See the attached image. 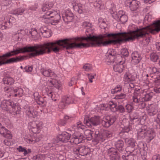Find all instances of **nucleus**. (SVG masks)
<instances>
[{"instance_id": "obj_1", "label": "nucleus", "mask_w": 160, "mask_h": 160, "mask_svg": "<svg viewBox=\"0 0 160 160\" xmlns=\"http://www.w3.org/2000/svg\"><path fill=\"white\" fill-rule=\"evenodd\" d=\"M82 26L88 27L86 30V36L59 40L53 42H49L52 51L58 53L62 48L69 49L93 46H106L108 45L120 44V32L95 36L93 34L92 25L88 22H84Z\"/></svg>"}, {"instance_id": "obj_2", "label": "nucleus", "mask_w": 160, "mask_h": 160, "mask_svg": "<svg viewBox=\"0 0 160 160\" xmlns=\"http://www.w3.org/2000/svg\"><path fill=\"white\" fill-rule=\"evenodd\" d=\"M49 42L43 44H35L34 46H26L22 48H19L16 50L14 49L8 52L2 56H0V66L6 63H10L20 62L24 60L26 57L18 56L12 58L4 61L8 57L17 55L20 53L31 52L29 56L30 58L49 54L52 51V47Z\"/></svg>"}, {"instance_id": "obj_3", "label": "nucleus", "mask_w": 160, "mask_h": 160, "mask_svg": "<svg viewBox=\"0 0 160 160\" xmlns=\"http://www.w3.org/2000/svg\"><path fill=\"white\" fill-rule=\"evenodd\" d=\"M42 20L46 23H50L55 25L61 18L60 14L55 10L47 11L42 16Z\"/></svg>"}, {"instance_id": "obj_4", "label": "nucleus", "mask_w": 160, "mask_h": 160, "mask_svg": "<svg viewBox=\"0 0 160 160\" xmlns=\"http://www.w3.org/2000/svg\"><path fill=\"white\" fill-rule=\"evenodd\" d=\"M153 94L152 92H150L147 93L144 95V97L143 98H140L138 99L135 96H133L132 98L133 104H135L136 106H138L140 108H143L145 107L146 104L144 101H148L150 100L152 98Z\"/></svg>"}, {"instance_id": "obj_5", "label": "nucleus", "mask_w": 160, "mask_h": 160, "mask_svg": "<svg viewBox=\"0 0 160 160\" xmlns=\"http://www.w3.org/2000/svg\"><path fill=\"white\" fill-rule=\"evenodd\" d=\"M83 122L88 127H91L92 126H96L100 123V117L98 116H95L89 118L88 116H85Z\"/></svg>"}, {"instance_id": "obj_6", "label": "nucleus", "mask_w": 160, "mask_h": 160, "mask_svg": "<svg viewBox=\"0 0 160 160\" xmlns=\"http://www.w3.org/2000/svg\"><path fill=\"white\" fill-rule=\"evenodd\" d=\"M42 125V122L37 121L30 122L29 123V128L34 133H38L41 129Z\"/></svg>"}, {"instance_id": "obj_7", "label": "nucleus", "mask_w": 160, "mask_h": 160, "mask_svg": "<svg viewBox=\"0 0 160 160\" xmlns=\"http://www.w3.org/2000/svg\"><path fill=\"white\" fill-rule=\"evenodd\" d=\"M62 15L64 21L67 24L72 22L74 18L73 13L69 9L62 11Z\"/></svg>"}, {"instance_id": "obj_8", "label": "nucleus", "mask_w": 160, "mask_h": 160, "mask_svg": "<svg viewBox=\"0 0 160 160\" xmlns=\"http://www.w3.org/2000/svg\"><path fill=\"white\" fill-rule=\"evenodd\" d=\"M140 2L136 0H126L125 4L127 6H129L130 10L132 11L137 10L140 5Z\"/></svg>"}, {"instance_id": "obj_9", "label": "nucleus", "mask_w": 160, "mask_h": 160, "mask_svg": "<svg viewBox=\"0 0 160 160\" xmlns=\"http://www.w3.org/2000/svg\"><path fill=\"white\" fill-rule=\"evenodd\" d=\"M116 118L113 116L111 117L109 116H106L103 118L101 124L102 126L105 128H108L115 121Z\"/></svg>"}, {"instance_id": "obj_10", "label": "nucleus", "mask_w": 160, "mask_h": 160, "mask_svg": "<svg viewBox=\"0 0 160 160\" xmlns=\"http://www.w3.org/2000/svg\"><path fill=\"white\" fill-rule=\"evenodd\" d=\"M71 136V134L66 132H63L57 137L56 141L57 142H67L70 139Z\"/></svg>"}, {"instance_id": "obj_11", "label": "nucleus", "mask_w": 160, "mask_h": 160, "mask_svg": "<svg viewBox=\"0 0 160 160\" xmlns=\"http://www.w3.org/2000/svg\"><path fill=\"white\" fill-rule=\"evenodd\" d=\"M119 151L113 148H110L108 151V155L111 160H120Z\"/></svg>"}, {"instance_id": "obj_12", "label": "nucleus", "mask_w": 160, "mask_h": 160, "mask_svg": "<svg viewBox=\"0 0 160 160\" xmlns=\"http://www.w3.org/2000/svg\"><path fill=\"white\" fill-rule=\"evenodd\" d=\"M40 72L44 76L50 77L52 79H54L57 76V75L50 69L42 68L40 69Z\"/></svg>"}, {"instance_id": "obj_13", "label": "nucleus", "mask_w": 160, "mask_h": 160, "mask_svg": "<svg viewBox=\"0 0 160 160\" xmlns=\"http://www.w3.org/2000/svg\"><path fill=\"white\" fill-rule=\"evenodd\" d=\"M94 139L96 142H103L104 141L105 139L104 136L102 134V131H100L98 129H96L95 132Z\"/></svg>"}, {"instance_id": "obj_14", "label": "nucleus", "mask_w": 160, "mask_h": 160, "mask_svg": "<svg viewBox=\"0 0 160 160\" xmlns=\"http://www.w3.org/2000/svg\"><path fill=\"white\" fill-rule=\"evenodd\" d=\"M132 59L131 62L132 64H138L142 59L141 55L138 52L135 51L132 53L131 55Z\"/></svg>"}, {"instance_id": "obj_15", "label": "nucleus", "mask_w": 160, "mask_h": 160, "mask_svg": "<svg viewBox=\"0 0 160 160\" xmlns=\"http://www.w3.org/2000/svg\"><path fill=\"white\" fill-rule=\"evenodd\" d=\"M146 108L148 114L150 116L155 115L158 112L156 106L153 104L148 105Z\"/></svg>"}, {"instance_id": "obj_16", "label": "nucleus", "mask_w": 160, "mask_h": 160, "mask_svg": "<svg viewBox=\"0 0 160 160\" xmlns=\"http://www.w3.org/2000/svg\"><path fill=\"white\" fill-rule=\"evenodd\" d=\"M147 128L146 126H142L137 132L138 138L139 139H143L146 137Z\"/></svg>"}, {"instance_id": "obj_17", "label": "nucleus", "mask_w": 160, "mask_h": 160, "mask_svg": "<svg viewBox=\"0 0 160 160\" xmlns=\"http://www.w3.org/2000/svg\"><path fill=\"white\" fill-rule=\"evenodd\" d=\"M74 10L80 14H81L85 11L83 6L80 3H77L73 1L72 2Z\"/></svg>"}, {"instance_id": "obj_18", "label": "nucleus", "mask_w": 160, "mask_h": 160, "mask_svg": "<svg viewBox=\"0 0 160 160\" xmlns=\"http://www.w3.org/2000/svg\"><path fill=\"white\" fill-rule=\"evenodd\" d=\"M118 54L114 55V51L113 50L110 49L108 51L105 55V58L107 62H114V59Z\"/></svg>"}, {"instance_id": "obj_19", "label": "nucleus", "mask_w": 160, "mask_h": 160, "mask_svg": "<svg viewBox=\"0 0 160 160\" xmlns=\"http://www.w3.org/2000/svg\"><path fill=\"white\" fill-rule=\"evenodd\" d=\"M13 105V102L4 100L1 102L0 106L2 109L7 111L11 108V106Z\"/></svg>"}, {"instance_id": "obj_20", "label": "nucleus", "mask_w": 160, "mask_h": 160, "mask_svg": "<svg viewBox=\"0 0 160 160\" xmlns=\"http://www.w3.org/2000/svg\"><path fill=\"white\" fill-rule=\"evenodd\" d=\"M23 90L22 88L18 87L12 89L11 94L13 97H20L23 95Z\"/></svg>"}, {"instance_id": "obj_21", "label": "nucleus", "mask_w": 160, "mask_h": 160, "mask_svg": "<svg viewBox=\"0 0 160 160\" xmlns=\"http://www.w3.org/2000/svg\"><path fill=\"white\" fill-rule=\"evenodd\" d=\"M14 21L13 17L10 18L7 22H5L4 23L0 25V28L2 30L9 29L12 26Z\"/></svg>"}, {"instance_id": "obj_22", "label": "nucleus", "mask_w": 160, "mask_h": 160, "mask_svg": "<svg viewBox=\"0 0 160 160\" xmlns=\"http://www.w3.org/2000/svg\"><path fill=\"white\" fill-rule=\"evenodd\" d=\"M114 62L113 66V69L115 72H120V56L119 54H118L116 58L114 59Z\"/></svg>"}, {"instance_id": "obj_23", "label": "nucleus", "mask_w": 160, "mask_h": 160, "mask_svg": "<svg viewBox=\"0 0 160 160\" xmlns=\"http://www.w3.org/2000/svg\"><path fill=\"white\" fill-rule=\"evenodd\" d=\"M71 98L69 97H63L59 103L58 106L60 108L63 109L66 105L69 104L71 102Z\"/></svg>"}, {"instance_id": "obj_24", "label": "nucleus", "mask_w": 160, "mask_h": 160, "mask_svg": "<svg viewBox=\"0 0 160 160\" xmlns=\"http://www.w3.org/2000/svg\"><path fill=\"white\" fill-rule=\"evenodd\" d=\"M39 30L44 37L49 38L51 36L50 30L46 26H42L40 28Z\"/></svg>"}, {"instance_id": "obj_25", "label": "nucleus", "mask_w": 160, "mask_h": 160, "mask_svg": "<svg viewBox=\"0 0 160 160\" xmlns=\"http://www.w3.org/2000/svg\"><path fill=\"white\" fill-rule=\"evenodd\" d=\"M79 155L82 156L87 155L90 153V150L87 146H80Z\"/></svg>"}, {"instance_id": "obj_26", "label": "nucleus", "mask_w": 160, "mask_h": 160, "mask_svg": "<svg viewBox=\"0 0 160 160\" xmlns=\"http://www.w3.org/2000/svg\"><path fill=\"white\" fill-rule=\"evenodd\" d=\"M0 134L6 138L11 139L12 138V136L10 132L4 126L0 130Z\"/></svg>"}, {"instance_id": "obj_27", "label": "nucleus", "mask_w": 160, "mask_h": 160, "mask_svg": "<svg viewBox=\"0 0 160 160\" xmlns=\"http://www.w3.org/2000/svg\"><path fill=\"white\" fill-rule=\"evenodd\" d=\"M126 151L127 152H129V154H132L134 156H135L136 158H137V155L139 154L140 152V151L139 148L133 149V148L130 147H128L125 149Z\"/></svg>"}, {"instance_id": "obj_28", "label": "nucleus", "mask_w": 160, "mask_h": 160, "mask_svg": "<svg viewBox=\"0 0 160 160\" xmlns=\"http://www.w3.org/2000/svg\"><path fill=\"white\" fill-rule=\"evenodd\" d=\"M107 107L113 112H115L118 110H120V105H118L117 106L113 102H109L107 105Z\"/></svg>"}, {"instance_id": "obj_29", "label": "nucleus", "mask_w": 160, "mask_h": 160, "mask_svg": "<svg viewBox=\"0 0 160 160\" xmlns=\"http://www.w3.org/2000/svg\"><path fill=\"white\" fill-rule=\"evenodd\" d=\"M155 136V133L153 130L147 129L146 137L147 138V141L148 142H150Z\"/></svg>"}, {"instance_id": "obj_30", "label": "nucleus", "mask_w": 160, "mask_h": 160, "mask_svg": "<svg viewBox=\"0 0 160 160\" xmlns=\"http://www.w3.org/2000/svg\"><path fill=\"white\" fill-rule=\"evenodd\" d=\"M11 108H12L11 113L13 115L19 114L21 112V108L19 106H16L14 102L13 105H12Z\"/></svg>"}, {"instance_id": "obj_31", "label": "nucleus", "mask_w": 160, "mask_h": 160, "mask_svg": "<svg viewBox=\"0 0 160 160\" xmlns=\"http://www.w3.org/2000/svg\"><path fill=\"white\" fill-rule=\"evenodd\" d=\"M84 133L86 136L85 138L88 140L90 141L92 139H94V135H93L94 132L93 131L87 129L85 130Z\"/></svg>"}, {"instance_id": "obj_32", "label": "nucleus", "mask_w": 160, "mask_h": 160, "mask_svg": "<svg viewBox=\"0 0 160 160\" xmlns=\"http://www.w3.org/2000/svg\"><path fill=\"white\" fill-rule=\"evenodd\" d=\"M3 81L4 84L9 85H12L14 82V80L10 76H6L3 79Z\"/></svg>"}, {"instance_id": "obj_33", "label": "nucleus", "mask_w": 160, "mask_h": 160, "mask_svg": "<svg viewBox=\"0 0 160 160\" xmlns=\"http://www.w3.org/2000/svg\"><path fill=\"white\" fill-rule=\"evenodd\" d=\"M122 158L123 160H135L137 158L135 156H134L132 154H129V152H127L125 155H122Z\"/></svg>"}, {"instance_id": "obj_34", "label": "nucleus", "mask_w": 160, "mask_h": 160, "mask_svg": "<svg viewBox=\"0 0 160 160\" xmlns=\"http://www.w3.org/2000/svg\"><path fill=\"white\" fill-rule=\"evenodd\" d=\"M25 9L20 7L15 9L12 11V13L13 15L18 16L22 15L25 11Z\"/></svg>"}, {"instance_id": "obj_35", "label": "nucleus", "mask_w": 160, "mask_h": 160, "mask_svg": "<svg viewBox=\"0 0 160 160\" xmlns=\"http://www.w3.org/2000/svg\"><path fill=\"white\" fill-rule=\"evenodd\" d=\"M53 6V4L51 2L44 3L42 7V10L43 12L48 11Z\"/></svg>"}, {"instance_id": "obj_36", "label": "nucleus", "mask_w": 160, "mask_h": 160, "mask_svg": "<svg viewBox=\"0 0 160 160\" xmlns=\"http://www.w3.org/2000/svg\"><path fill=\"white\" fill-rule=\"evenodd\" d=\"M27 111V114L30 117L33 118H35L36 117L37 113L32 108L30 107Z\"/></svg>"}, {"instance_id": "obj_37", "label": "nucleus", "mask_w": 160, "mask_h": 160, "mask_svg": "<svg viewBox=\"0 0 160 160\" xmlns=\"http://www.w3.org/2000/svg\"><path fill=\"white\" fill-rule=\"evenodd\" d=\"M121 23L124 24L128 21V17L125 14V12L123 11H121Z\"/></svg>"}, {"instance_id": "obj_38", "label": "nucleus", "mask_w": 160, "mask_h": 160, "mask_svg": "<svg viewBox=\"0 0 160 160\" xmlns=\"http://www.w3.org/2000/svg\"><path fill=\"white\" fill-rule=\"evenodd\" d=\"M70 142L72 143H74L76 144H79L80 143L78 138L77 137L75 133H74L72 135V138L70 139Z\"/></svg>"}, {"instance_id": "obj_39", "label": "nucleus", "mask_w": 160, "mask_h": 160, "mask_svg": "<svg viewBox=\"0 0 160 160\" xmlns=\"http://www.w3.org/2000/svg\"><path fill=\"white\" fill-rule=\"evenodd\" d=\"M18 32V33L14 34L13 36V39L15 41H20L23 36V34L21 32V30Z\"/></svg>"}, {"instance_id": "obj_40", "label": "nucleus", "mask_w": 160, "mask_h": 160, "mask_svg": "<svg viewBox=\"0 0 160 160\" xmlns=\"http://www.w3.org/2000/svg\"><path fill=\"white\" fill-rule=\"evenodd\" d=\"M159 57L158 54L155 52L151 53L150 55V60L153 62H156L158 59Z\"/></svg>"}, {"instance_id": "obj_41", "label": "nucleus", "mask_w": 160, "mask_h": 160, "mask_svg": "<svg viewBox=\"0 0 160 160\" xmlns=\"http://www.w3.org/2000/svg\"><path fill=\"white\" fill-rule=\"evenodd\" d=\"M36 101L38 104L41 105L42 106H46L47 103L46 101L41 97H40Z\"/></svg>"}, {"instance_id": "obj_42", "label": "nucleus", "mask_w": 160, "mask_h": 160, "mask_svg": "<svg viewBox=\"0 0 160 160\" xmlns=\"http://www.w3.org/2000/svg\"><path fill=\"white\" fill-rule=\"evenodd\" d=\"M130 120L132 121H134V120L138 121V116L137 112L131 113L130 115Z\"/></svg>"}, {"instance_id": "obj_43", "label": "nucleus", "mask_w": 160, "mask_h": 160, "mask_svg": "<svg viewBox=\"0 0 160 160\" xmlns=\"http://www.w3.org/2000/svg\"><path fill=\"white\" fill-rule=\"evenodd\" d=\"M50 83L57 89H59L60 84L59 81H55V80H50Z\"/></svg>"}, {"instance_id": "obj_44", "label": "nucleus", "mask_w": 160, "mask_h": 160, "mask_svg": "<svg viewBox=\"0 0 160 160\" xmlns=\"http://www.w3.org/2000/svg\"><path fill=\"white\" fill-rule=\"evenodd\" d=\"M129 124H125L124 125L121 126V128L122 129L121 132V133H124L125 132H128L130 130V129L128 127Z\"/></svg>"}, {"instance_id": "obj_45", "label": "nucleus", "mask_w": 160, "mask_h": 160, "mask_svg": "<svg viewBox=\"0 0 160 160\" xmlns=\"http://www.w3.org/2000/svg\"><path fill=\"white\" fill-rule=\"evenodd\" d=\"M128 55V52L127 49L123 48L121 50V57L122 58L127 57Z\"/></svg>"}, {"instance_id": "obj_46", "label": "nucleus", "mask_w": 160, "mask_h": 160, "mask_svg": "<svg viewBox=\"0 0 160 160\" xmlns=\"http://www.w3.org/2000/svg\"><path fill=\"white\" fill-rule=\"evenodd\" d=\"M128 145H129V147L132 148L136 146L137 143L136 142V141L133 139H130L128 140Z\"/></svg>"}, {"instance_id": "obj_47", "label": "nucleus", "mask_w": 160, "mask_h": 160, "mask_svg": "<svg viewBox=\"0 0 160 160\" xmlns=\"http://www.w3.org/2000/svg\"><path fill=\"white\" fill-rule=\"evenodd\" d=\"M77 137L78 138V140L80 142V143L84 142L85 140L86 139L85 137H84L83 135L81 133H75Z\"/></svg>"}, {"instance_id": "obj_48", "label": "nucleus", "mask_w": 160, "mask_h": 160, "mask_svg": "<svg viewBox=\"0 0 160 160\" xmlns=\"http://www.w3.org/2000/svg\"><path fill=\"white\" fill-rule=\"evenodd\" d=\"M24 139L28 143H34L35 142V139L31 137H29L26 136L24 138Z\"/></svg>"}, {"instance_id": "obj_49", "label": "nucleus", "mask_w": 160, "mask_h": 160, "mask_svg": "<svg viewBox=\"0 0 160 160\" xmlns=\"http://www.w3.org/2000/svg\"><path fill=\"white\" fill-rule=\"evenodd\" d=\"M129 73L128 72H126L123 77V80L126 83L128 82L131 81V79L129 76Z\"/></svg>"}, {"instance_id": "obj_50", "label": "nucleus", "mask_w": 160, "mask_h": 160, "mask_svg": "<svg viewBox=\"0 0 160 160\" xmlns=\"http://www.w3.org/2000/svg\"><path fill=\"white\" fill-rule=\"evenodd\" d=\"M102 131V134L104 136L105 139L106 138H109L112 136L111 133L110 131L108 130H103Z\"/></svg>"}, {"instance_id": "obj_51", "label": "nucleus", "mask_w": 160, "mask_h": 160, "mask_svg": "<svg viewBox=\"0 0 160 160\" xmlns=\"http://www.w3.org/2000/svg\"><path fill=\"white\" fill-rule=\"evenodd\" d=\"M120 85H118L114 89H112L111 90V92L112 94H114L117 93L118 92L120 91Z\"/></svg>"}, {"instance_id": "obj_52", "label": "nucleus", "mask_w": 160, "mask_h": 160, "mask_svg": "<svg viewBox=\"0 0 160 160\" xmlns=\"http://www.w3.org/2000/svg\"><path fill=\"white\" fill-rule=\"evenodd\" d=\"M83 68L86 71H89L92 69V65L89 64H86L83 66Z\"/></svg>"}, {"instance_id": "obj_53", "label": "nucleus", "mask_w": 160, "mask_h": 160, "mask_svg": "<svg viewBox=\"0 0 160 160\" xmlns=\"http://www.w3.org/2000/svg\"><path fill=\"white\" fill-rule=\"evenodd\" d=\"M21 32L22 34H23L25 33L26 35L31 36V29L29 30L28 29H26L25 30H21Z\"/></svg>"}, {"instance_id": "obj_54", "label": "nucleus", "mask_w": 160, "mask_h": 160, "mask_svg": "<svg viewBox=\"0 0 160 160\" xmlns=\"http://www.w3.org/2000/svg\"><path fill=\"white\" fill-rule=\"evenodd\" d=\"M123 102H125V106L126 107V109L128 110V112H130L131 111V110L132 109V107L130 106L129 105H128L127 104V100L125 99L123 101Z\"/></svg>"}, {"instance_id": "obj_55", "label": "nucleus", "mask_w": 160, "mask_h": 160, "mask_svg": "<svg viewBox=\"0 0 160 160\" xmlns=\"http://www.w3.org/2000/svg\"><path fill=\"white\" fill-rule=\"evenodd\" d=\"M73 118L69 117L68 116H66L64 117L63 119L66 123L70 122L73 119Z\"/></svg>"}, {"instance_id": "obj_56", "label": "nucleus", "mask_w": 160, "mask_h": 160, "mask_svg": "<svg viewBox=\"0 0 160 160\" xmlns=\"http://www.w3.org/2000/svg\"><path fill=\"white\" fill-rule=\"evenodd\" d=\"M77 127L78 129H81L82 130H84L85 129V126L82 124V123L80 122H79L77 123Z\"/></svg>"}, {"instance_id": "obj_57", "label": "nucleus", "mask_w": 160, "mask_h": 160, "mask_svg": "<svg viewBox=\"0 0 160 160\" xmlns=\"http://www.w3.org/2000/svg\"><path fill=\"white\" fill-rule=\"evenodd\" d=\"M79 149L80 147L78 146L77 147L74 148L73 149V152L76 154L78 155L79 154Z\"/></svg>"}, {"instance_id": "obj_58", "label": "nucleus", "mask_w": 160, "mask_h": 160, "mask_svg": "<svg viewBox=\"0 0 160 160\" xmlns=\"http://www.w3.org/2000/svg\"><path fill=\"white\" fill-rule=\"evenodd\" d=\"M37 32L35 28H32L31 36L33 38L35 37L37 35Z\"/></svg>"}, {"instance_id": "obj_59", "label": "nucleus", "mask_w": 160, "mask_h": 160, "mask_svg": "<svg viewBox=\"0 0 160 160\" xmlns=\"http://www.w3.org/2000/svg\"><path fill=\"white\" fill-rule=\"evenodd\" d=\"M32 66H26L24 68V70L27 72H30L32 71Z\"/></svg>"}, {"instance_id": "obj_60", "label": "nucleus", "mask_w": 160, "mask_h": 160, "mask_svg": "<svg viewBox=\"0 0 160 160\" xmlns=\"http://www.w3.org/2000/svg\"><path fill=\"white\" fill-rule=\"evenodd\" d=\"M76 80L75 78H72L71 80V82H69L68 85L70 86H72L73 84H75L76 83Z\"/></svg>"}, {"instance_id": "obj_61", "label": "nucleus", "mask_w": 160, "mask_h": 160, "mask_svg": "<svg viewBox=\"0 0 160 160\" xmlns=\"http://www.w3.org/2000/svg\"><path fill=\"white\" fill-rule=\"evenodd\" d=\"M149 69L152 70L151 73L152 74H155L158 72L157 69L155 67H149Z\"/></svg>"}, {"instance_id": "obj_62", "label": "nucleus", "mask_w": 160, "mask_h": 160, "mask_svg": "<svg viewBox=\"0 0 160 160\" xmlns=\"http://www.w3.org/2000/svg\"><path fill=\"white\" fill-rule=\"evenodd\" d=\"M34 98L36 101L41 97L38 92H36L33 94Z\"/></svg>"}, {"instance_id": "obj_63", "label": "nucleus", "mask_w": 160, "mask_h": 160, "mask_svg": "<svg viewBox=\"0 0 160 160\" xmlns=\"http://www.w3.org/2000/svg\"><path fill=\"white\" fill-rule=\"evenodd\" d=\"M58 124L60 126H65L66 124V123L64 119L63 120H60L58 122Z\"/></svg>"}, {"instance_id": "obj_64", "label": "nucleus", "mask_w": 160, "mask_h": 160, "mask_svg": "<svg viewBox=\"0 0 160 160\" xmlns=\"http://www.w3.org/2000/svg\"><path fill=\"white\" fill-rule=\"evenodd\" d=\"M152 160H160V155H154L152 157Z\"/></svg>"}]
</instances>
